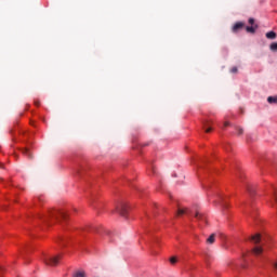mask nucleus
Here are the masks:
<instances>
[{
  "mask_svg": "<svg viewBox=\"0 0 277 277\" xmlns=\"http://www.w3.org/2000/svg\"><path fill=\"white\" fill-rule=\"evenodd\" d=\"M61 219L66 220V213L60 210H50L48 215L43 216L44 222H49V220L60 221Z\"/></svg>",
  "mask_w": 277,
  "mask_h": 277,
  "instance_id": "nucleus-1",
  "label": "nucleus"
},
{
  "mask_svg": "<svg viewBox=\"0 0 277 277\" xmlns=\"http://www.w3.org/2000/svg\"><path fill=\"white\" fill-rule=\"evenodd\" d=\"M60 259H62L61 255H56V256H52V258H47L44 260L45 265H51L52 267L57 265V263H60Z\"/></svg>",
  "mask_w": 277,
  "mask_h": 277,
  "instance_id": "nucleus-2",
  "label": "nucleus"
},
{
  "mask_svg": "<svg viewBox=\"0 0 277 277\" xmlns=\"http://www.w3.org/2000/svg\"><path fill=\"white\" fill-rule=\"evenodd\" d=\"M117 212L119 214H121L122 217H127V214L129 213V208L127 207V205L121 203L118 208H117Z\"/></svg>",
  "mask_w": 277,
  "mask_h": 277,
  "instance_id": "nucleus-3",
  "label": "nucleus"
},
{
  "mask_svg": "<svg viewBox=\"0 0 277 277\" xmlns=\"http://www.w3.org/2000/svg\"><path fill=\"white\" fill-rule=\"evenodd\" d=\"M251 252L254 256H261L263 254V247L256 246L252 249Z\"/></svg>",
  "mask_w": 277,
  "mask_h": 277,
  "instance_id": "nucleus-4",
  "label": "nucleus"
},
{
  "mask_svg": "<svg viewBox=\"0 0 277 277\" xmlns=\"http://www.w3.org/2000/svg\"><path fill=\"white\" fill-rule=\"evenodd\" d=\"M253 243H261L263 241V236L261 234H255L251 237Z\"/></svg>",
  "mask_w": 277,
  "mask_h": 277,
  "instance_id": "nucleus-5",
  "label": "nucleus"
},
{
  "mask_svg": "<svg viewBox=\"0 0 277 277\" xmlns=\"http://www.w3.org/2000/svg\"><path fill=\"white\" fill-rule=\"evenodd\" d=\"M239 29H243V23L242 22H237L233 28H232V31L234 34H237V31H239Z\"/></svg>",
  "mask_w": 277,
  "mask_h": 277,
  "instance_id": "nucleus-6",
  "label": "nucleus"
},
{
  "mask_svg": "<svg viewBox=\"0 0 277 277\" xmlns=\"http://www.w3.org/2000/svg\"><path fill=\"white\" fill-rule=\"evenodd\" d=\"M258 29H259V25L247 26L246 27V31H248V34H256Z\"/></svg>",
  "mask_w": 277,
  "mask_h": 277,
  "instance_id": "nucleus-7",
  "label": "nucleus"
},
{
  "mask_svg": "<svg viewBox=\"0 0 277 277\" xmlns=\"http://www.w3.org/2000/svg\"><path fill=\"white\" fill-rule=\"evenodd\" d=\"M185 213L190 214L192 210L179 208L176 215H185Z\"/></svg>",
  "mask_w": 277,
  "mask_h": 277,
  "instance_id": "nucleus-8",
  "label": "nucleus"
},
{
  "mask_svg": "<svg viewBox=\"0 0 277 277\" xmlns=\"http://www.w3.org/2000/svg\"><path fill=\"white\" fill-rule=\"evenodd\" d=\"M74 277H87L85 271L83 269H78L74 273Z\"/></svg>",
  "mask_w": 277,
  "mask_h": 277,
  "instance_id": "nucleus-9",
  "label": "nucleus"
},
{
  "mask_svg": "<svg viewBox=\"0 0 277 277\" xmlns=\"http://www.w3.org/2000/svg\"><path fill=\"white\" fill-rule=\"evenodd\" d=\"M276 37H277V35H276L275 31H268V32H266V38H267L268 40H276Z\"/></svg>",
  "mask_w": 277,
  "mask_h": 277,
  "instance_id": "nucleus-10",
  "label": "nucleus"
},
{
  "mask_svg": "<svg viewBox=\"0 0 277 277\" xmlns=\"http://www.w3.org/2000/svg\"><path fill=\"white\" fill-rule=\"evenodd\" d=\"M207 243H209V246H213V243H215V234L208 237Z\"/></svg>",
  "mask_w": 277,
  "mask_h": 277,
  "instance_id": "nucleus-11",
  "label": "nucleus"
},
{
  "mask_svg": "<svg viewBox=\"0 0 277 277\" xmlns=\"http://www.w3.org/2000/svg\"><path fill=\"white\" fill-rule=\"evenodd\" d=\"M267 102L271 104V105H276L277 104V96H268L267 97Z\"/></svg>",
  "mask_w": 277,
  "mask_h": 277,
  "instance_id": "nucleus-12",
  "label": "nucleus"
},
{
  "mask_svg": "<svg viewBox=\"0 0 277 277\" xmlns=\"http://www.w3.org/2000/svg\"><path fill=\"white\" fill-rule=\"evenodd\" d=\"M195 217L197 220H200L201 222H206V219L202 214H200V212L196 211Z\"/></svg>",
  "mask_w": 277,
  "mask_h": 277,
  "instance_id": "nucleus-13",
  "label": "nucleus"
},
{
  "mask_svg": "<svg viewBox=\"0 0 277 277\" xmlns=\"http://www.w3.org/2000/svg\"><path fill=\"white\" fill-rule=\"evenodd\" d=\"M269 49H271V51H273L274 53H277V42L271 43Z\"/></svg>",
  "mask_w": 277,
  "mask_h": 277,
  "instance_id": "nucleus-14",
  "label": "nucleus"
},
{
  "mask_svg": "<svg viewBox=\"0 0 277 277\" xmlns=\"http://www.w3.org/2000/svg\"><path fill=\"white\" fill-rule=\"evenodd\" d=\"M235 129H236L238 135H243V128L236 127Z\"/></svg>",
  "mask_w": 277,
  "mask_h": 277,
  "instance_id": "nucleus-15",
  "label": "nucleus"
},
{
  "mask_svg": "<svg viewBox=\"0 0 277 277\" xmlns=\"http://www.w3.org/2000/svg\"><path fill=\"white\" fill-rule=\"evenodd\" d=\"M273 200H274V203L277 205V194H276V188H274V192H273Z\"/></svg>",
  "mask_w": 277,
  "mask_h": 277,
  "instance_id": "nucleus-16",
  "label": "nucleus"
},
{
  "mask_svg": "<svg viewBox=\"0 0 277 277\" xmlns=\"http://www.w3.org/2000/svg\"><path fill=\"white\" fill-rule=\"evenodd\" d=\"M212 121L210 120H205L203 121V129H207V127H209V124H211Z\"/></svg>",
  "mask_w": 277,
  "mask_h": 277,
  "instance_id": "nucleus-17",
  "label": "nucleus"
},
{
  "mask_svg": "<svg viewBox=\"0 0 277 277\" xmlns=\"http://www.w3.org/2000/svg\"><path fill=\"white\" fill-rule=\"evenodd\" d=\"M170 263H171L172 265H174V264L176 263V256L171 258V259H170Z\"/></svg>",
  "mask_w": 277,
  "mask_h": 277,
  "instance_id": "nucleus-18",
  "label": "nucleus"
},
{
  "mask_svg": "<svg viewBox=\"0 0 277 277\" xmlns=\"http://www.w3.org/2000/svg\"><path fill=\"white\" fill-rule=\"evenodd\" d=\"M249 25H252V27H253L254 25H256V24H254V18H252V17L249 18Z\"/></svg>",
  "mask_w": 277,
  "mask_h": 277,
  "instance_id": "nucleus-19",
  "label": "nucleus"
},
{
  "mask_svg": "<svg viewBox=\"0 0 277 277\" xmlns=\"http://www.w3.org/2000/svg\"><path fill=\"white\" fill-rule=\"evenodd\" d=\"M23 153L24 155H28V157H31V154H29V149H25Z\"/></svg>",
  "mask_w": 277,
  "mask_h": 277,
  "instance_id": "nucleus-20",
  "label": "nucleus"
},
{
  "mask_svg": "<svg viewBox=\"0 0 277 277\" xmlns=\"http://www.w3.org/2000/svg\"><path fill=\"white\" fill-rule=\"evenodd\" d=\"M237 70H238L237 67H233V68L230 69V72H234V74H235V72H237Z\"/></svg>",
  "mask_w": 277,
  "mask_h": 277,
  "instance_id": "nucleus-21",
  "label": "nucleus"
},
{
  "mask_svg": "<svg viewBox=\"0 0 277 277\" xmlns=\"http://www.w3.org/2000/svg\"><path fill=\"white\" fill-rule=\"evenodd\" d=\"M211 131H213V129H212V128H208V129H206V133H211Z\"/></svg>",
  "mask_w": 277,
  "mask_h": 277,
  "instance_id": "nucleus-22",
  "label": "nucleus"
},
{
  "mask_svg": "<svg viewBox=\"0 0 277 277\" xmlns=\"http://www.w3.org/2000/svg\"><path fill=\"white\" fill-rule=\"evenodd\" d=\"M247 189H248L249 194H253V192H254V190H252V188L250 186H248Z\"/></svg>",
  "mask_w": 277,
  "mask_h": 277,
  "instance_id": "nucleus-23",
  "label": "nucleus"
},
{
  "mask_svg": "<svg viewBox=\"0 0 277 277\" xmlns=\"http://www.w3.org/2000/svg\"><path fill=\"white\" fill-rule=\"evenodd\" d=\"M224 127H230V122L226 121V122L224 123Z\"/></svg>",
  "mask_w": 277,
  "mask_h": 277,
  "instance_id": "nucleus-24",
  "label": "nucleus"
},
{
  "mask_svg": "<svg viewBox=\"0 0 277 277\" xmlns=\"http://www.w3.org/2000/svg\"><path fill=\"white\" fill-rule=\"evenodd\" d=\"M35 105H37V106L40 105V102H35Z\"/></svg>",
  "mask_w": 277,
  "mask_h": 277,
  "instance_id": "nucleus-25",
  "label": "nucleus"
},
{
  "mask_svg": "<svg viewBox=\"0 0 277 277\" xmlns=\"http://www.w3.org/2000/svg\"><path fill=\"white\" fill-rule=\"evenodd\" d=\"M275 269H277V262L274 264Z\"/></svg>",
  "mask_w": 277,
  "mask_h": 277,
  "instance_id": "nucleus-26",
  "label": "nucleus"
},
{
  "mask_svg": "<svg viewBox=\"0 0 277 277\" xmlns=\"http://www.w3.org/2000/svg\"><path fill=\"white\" fill-rule=\"evenodd\" d=\"M0 168H3V164H2V163H0Z\"/></svg>",
  "mask_w": 277,
  "mask_h": 277,
  "instance_id": "nucleus-27",
  "label": "nucleus"
},
{
  "mask_svg": "<svg viewBox=\"0 0 277 277\" xmlns=\"http://www.w3.org/2000/svg\"><path fill=\"white\" fill-rule=\"evenodd\" d=\"M0 181H3V179L0 177Z\"/></svg>",
  "mask_w": 277,
  "mask_h": 277,
  "instance_id": "nucleus-28",
  "label": "nucleus"
},
{
  "mask_svg": "<svg viewBox=\"0 0 277 277\" xmlns=\"http://www.w3.org/2000/svg\"><path fill=\"white\" fill-rule=\"evenodd\" d=\"M2 269V267L0 266V271Z\"/></svg>",
  "mask_w": 277,
  "mask_h": 277,
  "instance_id": "nucleus-29",
  "label": "nucleus"
}]
</instances>
